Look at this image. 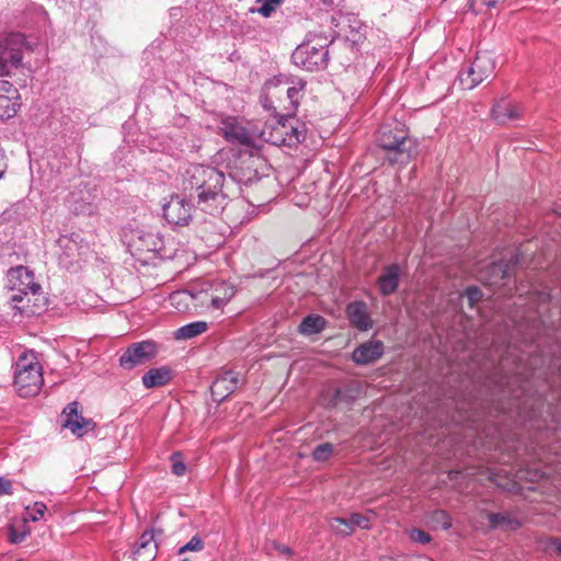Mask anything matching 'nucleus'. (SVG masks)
Wrapping results in <instances>:
<instances>
[{
	"label": "nucleus",
	"instance_id": "nucleus-1",
	"mask_svg": "<svg viewBox=\"0 0 561 561\" xmlns=\"http://www.w3.org/2000/svg\"><path fill=\"white\" fill-rule=\"evenodd\" d=\"M182 186L196 208L211 216L220 215L228 201L239 196L241 191L232 175L226 176L218 169L204 164L190 165L183 174Z\"/></svg>",
	"mask_w": 561,
	"mask_h": 561
},
{
	"label": "nucleus",
	"instance_id": "nucleus-2",
	"mask_svg": "<svg viewBox=\"0 0 561 561\" xmlns=\"http://www.w3.org/2000/svg\"><path fill=\"white\" fill-rule=\"evenodd\" d=\"M377 142L386 150V158L391 164H407L419 154L417 141L399 126H382Z\"/></svg>",
	"mask_w": 561,
	"mask_h": 561
},
{
	"label": "nucleus",
	"instance_id": "nucleus-3",
	"mask_svg": "<svg viewBox=\"0 0 561 561\" xmlns=\"http://www.w3.org/2000/svg\"><path fill=\"white\" fill-rule=\"evenodd\" d=\"M44 383L42 366L33 352L19 356L14 367V386L20 397H32Z\"/></svg>",
	"mask_w": 561,
	"mask_h": 561
},
{
	"label": "nucleus",
	"instance_id": "nucleus-4",
	"mask_svg": "<svg viewBox=\"0 0 561 561\" xmlns=\"http://www.w3.org/2000/svg\"><path fill=\"white\" fill-rule=\"evenodd\" d=\"M36 42L28 41L21 33H11L0 39V76H10L13 69L25 67L24 51H34Z\"/></svg>",
	"mask_w": 561,
	"mask_h": 561
},
{
	"label": "nucleus",
	"instance_id": "nucleus-5",
	"mask_svg": "<svg viewBox=\"0 0 561 561\" xmlns=\"http://www.w3.org/2000/svg\"><path fill=\"white\" fill-rule=\"evenodd\" d=\"M325 38L313 37L299 45L291 55L293 62L307 71L324 69L329 59Z\"/></svg>",
	"mask_w": 561,
	"mask_h": 561
},
{
	"label": "nucleus",
	"instance_id": "nucleus-6",
	"mask_svg": "<svg viewBox=\"0 0 561 561\" xmlns=\"http://www.w3.org/2000/svg\"><path fill=\"white\" fill-rule=\"evenodd\" d=\"M157 346L151 341H142L131 344L119 357V365L125 369H133L153 358Z\"/></svg>",
	"mask_w": 561,
	"mask_h": 561
},
{
	"label": "nucleus",
	"instance_id": "nucleus-7",
	"mask_svg": "<svg viewBox=\"0 0 561 561\" xmlns=\"http://www.w3.org/2000/svg\"><path fill=\"white\" fill-rule=\"evenodd\" d=\"M192 203L180 195L171 196L162 206L164 219L172 226H186L192 218Z\"/></svg>",
	"mask_w": 561,
	"mask_h": 561
},
{
	"label": "nucleus",
	"instance_id": "nucleus-8",
	"mask_svg": "<svg viewBox=\"0 0 561 561\" xmlns=\"http://www.w3.org/2000/svg\"><path fill=\"white\" fill-rule=\"evenodd\" d=\"M209 296V301L213 309H220L234 296L236 289L232 285L227 282H201V290L197 293L198 296Z\"/></svg>",
	"mask_w": 561,
	"mask_h": 561
},
{
	"label": "nucleus",
	"instance_id": "nucleus-9",
	"mask_svg": "<svg viewBox=\"0 0 561 561\" xmlns=\"http://www.w3.org/2000/svg\"><path fill=\"white\" fill-rule=\"evenodd\" d=\"M7 278L12 290L24 295H27L28 291L36 294L41 289V286L34 280L33 272L23 265L10 268Z\"/></svg>",
	"mask_w": 561,
	"mask_h": 561
},
{
	"label": "nucleus",
	"instance_id": "nucleus-10",
	"mask_svg": "<svg viewBox=\"0 0 561 561\" xmlns=\"http://www.w3.org/2000/svg\"><path fill=\"white\" fill-rule=\"evenodd\" d=\"M385 353V344L379 340H369L358 345L352 353L356 365L365 366L377 362Z\"/></svg>",
	"mask_w": 561,
	"mask_h": 561
},
{
	"label": "nucleus",
	"instance_id": "nucleus-11",
	"mask_svg": "<svg viewBox=\"0 0 561 561\" xmlns=\"http://www.w3.org/2000/svg\"><path fill=\"white\" fill-rule=\"evenodd\" d=\"M220 130L225 139L232 144L252 146L253 137L237 118L228 117L221 122Z\"/></svg>",
	"mask_w": 561,
	"mask_h": 561
},
{
	"label": "nucleus",
	"instance_id": "nucleus-12",
	"mask_svg": "<svg viewBox=\"0 0 561 561\" xmlns=\"http://www.w3.org/2000/svg\"><path fill=\"white\" fill-rule=\"evenodd\" d=\"M238 382V376L233 371H225L220 374L210 386L213 400L217 402L226 400L236 391Z\"/></svg>",
	"mask_w": 561,
	"mask_h": 561
},
{
	"label": "nucleus",
	"instance_id": "nucleus-13",
	"mask_svg": "<svg viewBox=\"0 0 561 561\" xmlns=\"http://www.w3.org/2000/svg\"><path fill=\"white\" fill-rule=\"evenodd\" d=\"M350 323L358 331L365 332L373 328L374 321L364 301H353L346 307Z\"/></svg>",
	"mask_w": 561,
	"mask_h": 561
},
{
	"label": "nucleus",
	"instance_id": "nucleus-14",
	"mask_svg": "<svg viewBox=\"0 0 561 561\" xmlns=\"http://www.w3.org/2000/svg\"><path fill=\"white\" fill-rule=\"evenodd\" d=\"M401 267L398 263H392L385 266L377 279V285L380 295L390 296L394 294L400 284Z\"/></svg>",
	"mask_w": 561,
	"mask_h": 561
},
{
	"label": "nucleus",
	"instance_id": "nucleus-15",
	"mask_svg": "<svg viewBox=\"0 0 561 561\" xmlns=\"http://www.w3.org/2000/svg\"><path fill=\"white\" fill-rule=\"evenodd\" d=\"M355 527L369 529V518L359 513H353L350 518L334 517L331 519V528L343 536L351 535Z\"/></svg>",
	"mask_w": 561,
	"mask_h": 561
},
{
	"label": "nucleus",
	"instance_id": "nucleus-16",
	"mask_svg": "<svg viewBox=\"0 0 561 561\" xmlns=\"http://www.w3.org/2000/svg\"><path fill=\"white\" fill-rule=\"evenodd\" d=\"M158 552V545L154 540V534L152 530H146L142 533L139 539V543L133 551L134 561H152L156 559Z\"/></svg>",
	"mask_w": 561,
	"mask_h": 561
},
{
	"label": "nucleus",
	"instance_id": "nucleus-17",
	"mask_svg": "<svg viewBox=\"0 0 561 561\" xmlns=\"http://www.w3.org/2000/svg\"><path fill=\"white\" fill-rule=\"evenodd\" d=\"M280 116H285V119H283V122H284L283 137L284 138H282V139L277 138L276 141L284 144V146H287V147H295L298 144L305 141V139H306L305 128L299 125L294 126V125L289 124V119L293 116H288L287 113L282 114Z\"/></svg>",
	"mask_w": 561,
	"mask_h": 561
},
{
	"label": "nucleus",
	"instance_id": "nucleus-18",
	"mask_svg": "<svg viewBox=\"0 0 561 561\" xmlns=\"http://www.w3.org/2000/svg\"><path fill=\"white\" fill-rule=\"evenodd\" d=\"M171 379V369L163 366L151 368L142 376V383L147 389L167 385Z\"/></svg>",
	"mask_w": 561,
	"mask_h": 561
},
{
	"label": "nucleus",
	"instance_id": "nucleus-19",
	"mask_svg": "<svg viewBox=\"0 0 561 561\" xmlns=\"http://www.w3.org/2000/svg\"><path fill=\"white\" fill-rule=\"evenodd\" d=\"M306 87V82L302 79H298L296 82H293L291 87H288L286 90L287 100L289 102V105L286 107L287 115L294 116L298 105L299 101L302 96V90Z\"/></svg>",
	"mask_w": 561,
	"mask_h": 561
},
{
	"label": "nucleus",
	"instance_id": "nucleus-20",
	"mask_svg": "<svg viewBox=\"0 0 561 561\" xmlns=\"http://www.w3.org/2000/svg\"><path fill=\"white\" fill-rule=\"evenodd\" d=\"M325 319L319 314H309L302 319L298 331L302 335L320 333L325 328Z\"/></svg>",
	"mask_w": 561,
	"mask_h": 561
},
{
	"label": "nucleus",
	"instance_id": "nucleus-21",
	"mask_svg": "<svg viewBox=\"0 0 561 561\" xmlns=\"http://www.w3.org/2000/svg\"><path fill=\"white\" fill-rule=\"evenodd\" d=\"M62 426L69 428L73 435L81 437L94 430L95 423L91 419L80 415L77 419H65Z\"/></svg>",
	"mask_w": 561,
	"mask_h": 561
},
{
	"label": "nucleus",
	"instance_id": "nucleus-22",
	"mask_svg": "<svg viewBox=\"0 0 561 561\" xmlns=\"http://www.w3.org/2000/svg\"><path fill=\"white\" fill-rule=\"evenodd\" d=\"M208 324L205 321H196L181 327L174 333L176 340H190L206 332Z\"/></svg>",
	"mask_w": 561,
	"mask_h": 561
},
{
	"label": "nucleus",
	"instance_id": "nucleus-23",
	"mask_svg": "<svg viewBox=\"0 0 561 561\" xmlns=\"http://www.w3.org/2000/svg\"><path fill=\"white\" fill-rule=\"evenodd\" d=\"M519 115V110L516 105L497 104L496 107H493V122L497 124H506L508 121L517 119Z\"/></svg>",
	"mask_w": 561,
	"mask_h": 561
},
{
	"label": "nucleus",
	"instance_id": "nucleus-24",
	"mask_svg": "<svg viewBox=\"0 0 561 561\" xmlns=\"http://www.w3.org/2000/svg\"><path fill=\"white\" fill-rule=\"evenodd\" d=\"M481 68V57H478L472 66L468 69L466 76L461 75L460 81L467 89H473L477 84H479L483 77L480 73Z\"/></svg>",
	"mask_w": 561,
	"mask_h": 561
},
{
	"label": "nucleus",
	"instance_id": "nucleus-25",
	"mask_svg": "<svg viewBox=\"0 0 561 561\" xmlns=\"http://www.w3.org/2000/svg\"><path fill=\"white\" fill-rule=\"evenodd\" d=\"M428 523L433 528L448 530L451 527V516L445 510H435L427 515Z\"/></svg>",
	"mask_w": 561,
	"mask_h": 561
},
{
	"label": "nucleus",
	"instance_id": "nucleus-26",
	"mask_svg": "<svg viewBox=\"0 0 561 561\" xmlns=\"http://www.w3.org/2000/svg\"><path fill=\"white\" fill-rule=\"evenodd\" d=\"M482 507H479V516L473 517L472 526L476 530L488 533L491 528V512L488 508V504L483 503Z\"/></svg>",
	"mask_w": 561,
	"mask_h": 561
},
{
	"label": "nucleus",
	"instance_id": "nucleus-27",
	"mask_svg": "<svg viewBox=\"0 0 561 561\" xmlns=\"http://www.w3.org/2000/svg\"><path fill=\"white\" fill-rule=\"evenodd\" d=\"M18 112V103L9 95L0 94V121L13 117Z\"/></svg>",
	"mask_w": 561,
	"mask_h": 561
},
{
	"label": "nucleus",
	"instance_id": "nucleus-28",
	"mask_svg": "<svg viewBox=\"0 0 561 561\" xmlns=\"http://www.w3.org/2000/svg\"><path fill=\"white\" fill-rule=\"evenodd\" d=\"M201 290V282L195 284L190 290L180 294H173L171 296V299L173 301H176L181 296L188 295L192 299L196 300L201 306L211 307L209 301V296H206L205 294L203 296H198L197 293Z\"/></svg>",
	"mask_w": 561,
	"mask_h": 561
},
{
	"label": "nucleus",
	"instance_id": "nucleus-29",
	"mask_svg": "<svg viewBox=\"0 0 561 561\" xmlns=\"http://www.w3.org/2000/svg\"><path fill=\"white\" fill-rule=\"evenodd\" d=\"M334 451V445L332 443H323L318 445L312 451V458L316 461H327Z\"/></svg>",
	"mask_w": 561,
	"mask_h": 561
},
{
	"label": "nucleus",
	"instance_id": "nucleus-30",
	"mask_svg": "<svg viewBox=\"0 0 561 561\" xmlns=\"http://www.w3.org/2000/svg\"><path fill=\"white\" fill-rule=\"evenodd\" d=\"M517 263H518L517 254H512L508 263L504 267L502 265H499L495 262H493V270H492L493 277H495V275L500 272L502 273V278L508 277L514 272V268Z\"/></svg>",
	"mask_w": 561,
	"mask_h": 561
},
{
	"label": "nucleus",
	"instance_id": "nucleus-31",
	"mask_svg": "<svg viewBox=\"0 0 561 561\" xmlns=\"http://www.w3.org/2000/svg\"><path fill=\"white\" fill-rule=\"evenodd\" d=\"M27 514L24 517V520L37 522L42 519L47 511L46 505L43 502H35L33 507H26Z\"/></svg>",
	"mask_w": 561,
	"mask_h": 561
},
{
	"label": "nucleus",
	"instance_id": "nucleus-32",
	"mask_svg": "<svg viewBox=\"0 0 561 561\" xmlns=\"http://www.w3.org/2000/svg\"><path fill=\"white\" fill-rule=\"evenodd\" d=\"M285 116H278L276 126L273 127L271 135H270V141L275 146H284V144H280L276 141V139H282L283 137V128H284V122Z\"/></svg>",
	"mask_w": 561,
	"mask_h": 561
},
{
	"label": "nucleus",
	"instance_id": "nucleus-33",
	"mask_svg": "<svg viewBox=\"0 0 561 561\" xmlns=\"http://www.w3.org/2000/svg\"><path fill=\"white\" fill-rule=\"evenodd\" d=\"M204 548V542L198 536H193L191 540L179 549V554L187 551H201Z\"/></svg>",
	"mask_w": 561,
	"mask_h": 561
},
{
	"label": "nucleus",
	"instance_id": "nucleus-34",
	"mask_svg": "<svg viewBox=\"0 0 561 561\" xmlns=\"http://www.w3.org/2000/svg\"><path fill=\"white\" fill-rule=\"evenodd\" d=\"M492 520H493V528L497 527V526H501V525H504V524H507V526L511 528V529H516L518 526H519V523L515 519H511L502 514H494L493 513V517H492Z\"/></svg>",
	"mask_w": 561,
	"mask_h": 561
},
{
	"label": "nucleus",
	"instance_id": "nucleus-35",
	"mask_svg": "<svg viewBox=\"0 0 561 561\" xmlns=\"http://www.w3.org/2000/svg\"><path fill=\"white\" fill-rule=\"evenodd\" d=\"M28 535H30L28 530L19 531L13 526H10V528H9V541L11 543H14V545L21 543L22 541L25 540V538Z\"/></svg>",
	"mask_w": 561,
	"mask_h": 561
},
{
	"label": "nucleus",
	"instance_id": "nucleus-36",
	"mask_svg": "<svg viewBox=\"0 0 561 561\" xmlns=\"http://www.w3.org/2000/svg\"><path fill=\"white\" fill-rule=\"evenodd\" d=\"M410 538L411 540L423 545L428 543L432 540V537L420 528H413L410 531Z\"/></svg>",
	"mask_w": 561,
	"mask_h": 561
},
{
	"label": "nucleus",
	"instance_id": "nucleus-37",
	"mask_svg": "<svg viewBox=\"0 0 561 561\" xmlns=\"http://www.w3.org/2000/svg\"><path fill=\"white\" fill-rule=\"evenodd\" d=\"M343 392L340 388H334L327 399L328 407H335L339 402L343 401Z\"/></svg>",
	"mask_w": 561,
	"mask_h": 561
},
{
	"label": "nucleus",
	"instance_id": "nucleus-38",
	"mask_svg": "<svg viewBox=\"0 0 561 561\" xmlns=\"http://www.w3.org/2000/svg\"><path fill=\"white\" fill-rule=\"evenodd\" d=\"M179 456H180V454H178V453L172 455V460H173L172 472L175 476L181 477V476H183L185 473L186 466H185V463L183 461L175 459Z\"/></svg>",
	"mask_w": 561,
	"mask_h": 561
},
{
	"label": "nucleus",
	"instance_id": "nucleus-39",
	"mask_svg": "<svg viewBox=\"0 0 561 561\" xmlns=\"http://www.w3.org/2000/svg\"><path fill=\"white\" fill-rule=\"evenodd\" d=\"M466 295L471 304L479 301L482 297L481 290L476 286L468 287Z\"/></svg>",
	"mask_w": 561,
	"mask_h": 561
},
{
	"label": "nucleus",
	"instance_id": "nucleus-40",
	"mask_svg": "<svg viewBox=\"0 0 561 561\" xmlns=\"http://www.w3.org/2000/svg\"><path fill=\"white\" fill-rule=\"evenodd\" d=\"M78 402H71L64 409L65 419H77L80 416L78 412Z\"/></svg>",
	"mask_w": 561,
	"mask_h": 561
},
{
	"label": "nucleus",
	"instance_id": "nucleus-41",
	"mask_svg": "<svg viewBox=\"0 0 561 561\" xmlns=\"http://www.w3.org/2000/svg\"><path fill=\"white\" fill-rule=\"evenodd\" d=\"M12 493V482L5 478L0 477V496Z\"/></svg>",
	"mask_w": 561,
	"mask_h": 561
},
{
	"label": "nucleus",
	"instance_id": "nucleus-42",
	"mask_svg": "<svg viewBox=\"0 0 561 561\" xmlns=\"http://www.w3.org/2000/svg\"><path fill=\"white\" fill-rule=\"evenodd\" d=\"M261 3H262V5L256 11L264 18H268L276 10V8H274L273 5H271L268 3H265V2H261Z\"/></svg>",
	"mask_w": 561,
	"mask_h": 561
},
{
	"label": "nucleus",
	"instance_id": "nucleus-43",
	"mask_svg": "<svg viewBox=\"0 0 561 561\" xmlns=\"http://www.w3.org/2000/svg\"><path fill=\"white\" fill-rule=\"evenodd\" d=\"M11 91L16 93V90L13 88V84L9 81H0V92L10 93Z\"/></svg>",
	"mask_w": 561,
	"mask_h": 561
},
{
	"label": "nucleus",
	"instance_id": "nucleus-44",
	"mask_svg": "<svg viewBox=\"0 0 561 561\" xmlns=\"http://www.w3.org/2000/svg\"><path fill=\"white\" fill-rule=\"evenodd\" d=\"M550 546L553 547L558 556L561 557V538H551Z\"/></svg>",
	"mask_w": 561,
	"mask_h": 561
},
{
	"label": "nucleus",
	"instance_id": "nucleus-45",
	"mask_svg": "<svg viewBox=\"0 0 561 561\" xmlns=\"http://www.w3.org/2000/svg\"><path fill=\"white\" fill-rule=\"evenodd\" d=\"M528 385H529V381H526L525 383H523V386L520 387V393L519 394H516L515 397L516 398H522V397H528Z\"/></svg>",
	"mask_w": 561,
	"mask_h": 561
},
{
	"label": "nucleus",
	"instance_id": "nucleus-46",
	"mask_svg": "<svg viewBox=\"0 0 561 561\" xmlns=\"http://www.w3.org/2000/svg\"><path fill=\"white\" fill-rule=\"evenodd\" d=\"M5 169H7V163H5V161H4V154H3V153H0V179H1V178H2V175L4 174Z\"/></svg>",
	"mask_w": 561,
	"mask_h": 561
},
{
	"label": "nucleus",
	"instance_id": "nucleus-47",
	"mask_svg": "<svg viewBox=\"0 0 561 561\" xmlns=\"http://www.w3.org/2000/svg\"><path fill=\"white\" fill-rule=\"evenodd\" d=\"M256 1L268 3V4L273 5L274 8H277L278 5H280L284 2V0H256Z\"/></svg>",
	"mask_w": 561,
	"mask_h": 561
},
{
	"label": "nucleus",
	"instance_id": "nucleus-48",
	"mask_svg": "<svg viewBox=\"0 0 561 561\" xmlns=\"http://www.w3.org/2000/svg\"><path fill=\"white\" fill-rule=\"evenodd\" d=\"M277 549L279 550V552H282L283 554H287V556H290L291 554V549L289 547H286V546H277Z\"/></svg>",
	"mask_w": 561,
	"mask_h": 561
},
{
	"label": "nucleus",
	"instance_id": "nucleus-49",
	"mask_svg": "<svg viewBox=\"0 0 561 561\" xmlns=\"http://www.w3.org/2000/svg\"><path fill=\"white\" fill-rule=\"evenodd\" d=\"M22 295H23V294H21V293H20V294H16V295H13V296L11 297V301H12V302H15V304H18V302H22V301H23V296H22Z\"/></svg>",
	"mask_w": 561,
	"mask_h": 561
},
{
	"label": "nucleus",
	"instance_id": "nucleus-50",
	"mask_svg": "<svg viewBox=\"0 0 561 561\" xmlns=\"http://www.w3.org/2000/svg\"><path fill=\"white\" fill-rule=\"evenodd\" d=\"M557 424V426H561V420H553Z\"/></svg>",
	"mask_w": 561,
	"mask_h": 561
},
{
	"label": "nucleus",
	"instance_id": "nucleus-51",
	"mask_svg": "<svg viewBox=\"0 0 561 561\" xmlns=\"http://www.w3.org/2000/svg\"><path fill=\"white\" fill-rule=\"evenodd\" d=\"M266 102H267V99L265 98V100L263 102V107H267L268 106Z\"/></svg>",
	"mask_w": 561,
	"mask_h": 561
},
{
	"label": "nucleus",
	"instance_id": "nucleus-52",
	"mask_svg": "<svg viewBox=\"0 0 561 561\" xmlns=\"http://www.w3.org/2000/svg\"><path fill=\"white\" fill-rule=\"evenodd\" d=\"M147 238L148 239H153V236L152 234H148Z\"/></svg>",
	"mask_w": 561,
	"mask_h": 561
},
{
	"label": "nucleus",
	"instance_id": "nucleus-53",
	"mask_svg": "<svg viewBox=\"0 0 561 561\" xmlns=\"http://www.w3.org/2000/svg\"><path fill=\"white\" fill-rule=\"evenodd\" d=\"M147 250H148V251H152V250H154V248H149V247H148V248H147Z\"/></svg>",
	"mask_w": 561,
	"mask_h": 561
},
{
	"label": "nucleus",
	"instance_id": "nucleus-54",
	"mask_svg": "<svg viewBox=\"0 0 561 561\" xmlns=\"http://www.w3.org/2000/svg\"><path fill=\"white\" fill-rule=\"evenodd\" d=\"M559 370H560V373H561V363H560V366H559Z\"/></svg>",
	"mask_w": 561,
	"mask_h": 561
},
{
	"label": "nucleus",
	"instance_id": "nucleus-55",
	"mask_svg": "<svg viewBox=\"0 0 561 561\" xmlns=\"http://www.w3.org/2000/svg\"><path fill=\"white\" fill-rule=\"evenodd\" d=\"M0 153H3L1 149H0Z\"/></svg>",
	"mask_w": 561,
	"mask_h": 561
}]
</instances>
